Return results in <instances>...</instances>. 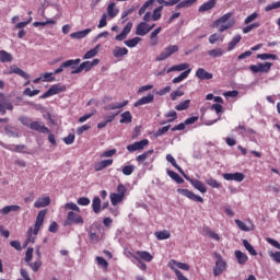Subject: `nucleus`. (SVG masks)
<instances>
[{"label": "nucleus", "instance_id": "19", "mask_svg": "<svg viewBox=\"0 0 280 280\" xmlns=\"http://www.w3.org/2000/svg\"><path fill=\"white\" fill-rule=\"evenodd\" d=\"M196 78H198V80H213V73L205 70V68H199L196 71Z\"/></svg>", "mask_w": 280, "mask_h": 280}, {"label": "nucleus", "instance_id": "63", "mask_svg": "<svg viewBox=\"0 0 280 280\" xmlns=\"http://www.w3.org/2000/svg\"><path fill=\"white\" fill-rule=\"evenodd\" d=\"M259 26H260L259 22L249 24L243 28V34H248L249 32H253V30H256Z\"/></svg>", "mask_w": 280, "mask_h": 280}, {"label": "nucleus", "instance_id": "15", "mask_svg": "<svg viewBox=\"0 0 280 280\" xmlns=\"http://www.w3.org/2000/svg\"><path fill=\"white\" fill-rule=\"evenodd\" d=\"M31 130H35L36 132H40L42 135H49V128L45 126L44 122L33 121L30 124Z\"/></svg>", "mask_w": 280, "mask_h": 280}, {"label": "nucleus", "instance_id": "12", "mask_svg": "<svg viewBox=\"0 0 280 280\" xmlns=\"http://www.w3.org/2000/svg\"><path fill=\"white\" fill-rule=\"evenodd\" d=\"M184 178L190 183V185L194 187V189H197V191H200V194H207V186L205 183L200 182V179H194L186 174H184Z\"/></svg>", "mask_w": 280, "mask_h": 280}, {"label": "nucleus", "instance_id": "26", "mask_svg": "<svg viewBox=\"0 0 280 280\" xmlns=\"http://www.w3.org/2000/svg\"><path fill=\"white\" fill-rule=\"evenodd\" d=\"M234 255H235V258L237 259V264H240V266H244L248 261V256L246 254H244V252H242V250H235Z\"/></svg>", "mask_w": 280, "mask_h": 280}, {"label": "nucleus", "instance_id": "6", "mask_svg": "<svg viewBox=\"0 0 280 280\" xmlns=\"http://www.w3.org/2000/svg\"><path fill=\"white\" fill-rule=\"evenodd\" d=\"M63 91H67L66 85L54 84L49 88L48 91H46L42 96H39V100H47V97L58 95V93H63Z\"/></svg>", "mask_w": 280, "mask_h": 280}, {"label": "nucleus", "instance_id": "41", "mask_svg": "<svg viewBox=\"0 0 280 280\" xmlns=\"http://www.w3.org/2000/svg\"><path fill=\"white\" fill-rule=\"evenodd\" d=\"M167 176H170V178L175 180V183H177L178 185H182V183H185V179H183V177H180V175H178V173L174 171H167Z\"/></svg>", "mask_w": 280, "mask_h": 280}, {"label": "nucleus", "instance_id": "25", "mask_svg": "<svg viewBox=\"0 0 280 280\" xmlns=\"http://www.w3.org/2000/svg\"><path fill=\"white\" fill-rule=\"evenodd\" d=\"M10 73H15V75H20V78H23L24 80H30V74L16 66L10 67Z\"/></svg>", "mask_w": 280, "mask_h": 280}, {"label": "nucleus", "instance_id": "53", "mask_svg": "<svg viewBox=\"0 0 280 280\" xmlns=\"http://www.w3.org/2000/svg\"><path fill=\"white\" fill-rule=\"evenodd\" d=\"M206 183L209 185V187H212L213 189H220V187H222V184L213 179V177L208 178Z\"/></svg>", "mask_w": 280, "mask_h": 280}, {"label": "nucleus", "instance_id": "39", "mask_svg": "<svg viewBox=\"0 0 280 280\" xmlns=\"http://www.w3.org/2000/svg\"><path fill=\"white\" fill-rule=\"evenodd\" d=\"M107 14L109 19H115L119 14V9H115V2H110L107 7Z\"/></svg>", "mask_w": 280, "mask_h": 280}, {"label": "nucleus", "instance_id": "10", "mask_svg": "<svg viewBox=\"0 0 280 280\" xmlns=\"http://www.w3.org/2000/svg\"><path fill=\"white\" fill-rule=\"evenodd\" d=\"M7 110H14V105L8 101L4 93H0V115H5Z\"/></svg>", "mask_w": 280, "mask_h": 280}, {"label": "nucleus", "instance_id": "56", "mask_svg": "<svg viewBox=\"0 0 280 280\" xmlns=\"http://www.w3.org/2000/svg\"><path fill=\"white\" fill-rule=\"evenodd\" d=\"M124 176H131V174H133L135 172V165L130 164V165H126L122 167L121 170Z\"/></svg>", "mask_w": 280, "mask_h": 280}, {"label": "nucleus", "instance_id": "16", "mask_svg": "<svg viewBox=\"0 0 280 280\" xmlns=\"http://www.w3.org/2000/svg\"><path fill=\"white\" fill-rule=\"evenodd\" d=\"M168 268H171V270H173L176 275V271H179V270H189V265L185 264V262H178L176 261L175 259H172L170 262H168ZM179 268V270H178Z\"/></svg>", "mask_w": 280, "mask_h": 280}, {"label": "nucleus", "instance_id": "28", "mask_svg": "<svg viewBox=\"0 0 280 280\" xmlns=\"http://www.w3.org/2000/svg\"><path fill=\"white\" fill-rule=\"evenodd\" d=\"M114 58H124V56H128V48L126 47H115L113 50Z\"/></svg>", "mask_w": 280, "mask_h": 280}, {"label": "nucleus", "instance_id": "40", "mask_svg": "<svg viewBox=\"0 0 280 280\" xmlns=\"http://www.w3.org/2000/svg\"><path fill=\"white\" fill-rule=\"evenodd\" d=\"M156 240L163 241V240H170L172 237V234L167 230L158 231L154 233Z\"/></svg>", "mask_w": 280, "mask_h": 280}, {"label": "nucleus", "instance_id": "35", "mask_svg": "<svg viewBox=\"0 0 280 280\" xmlns=\"http://www.w3.org/2000/svg\"><path fill=\"white\" fill-rule=\"evenodd\" d=\"M100 54V45H96L93 49L86 51L83 56V60H90V58H95Z\"/></svg>", "mask_w": 280, "mask_h": 280}, {"label": "nucleus", "instance_id": "4", "mask_svg": "<svg viewBox=\"0 0 280 280\" xmlns=\"http://www.w3.org/2000/svg\"><path fill=\"white\" fill-rule=\"evenodd\" d=\"M178 45H170L163 49V51L155 58L158 62H163V60H167L170 56H174V54L178 52Z\"/></svg>", "mask_w": 280, "mask_h": 280}, {"label": "nucleus", "instance_id": "62", "mask_svg": "<svg viewBox=\"0 0 280 280\" xmlns=\"http://www.w3.org/2000/svg\"><path fill=\"white\" fill-rule=\"evenodd\" d=\"M117 115H119V113H110L108 115H104L103 119L107 124H113V121H115V117H117Z\"/></svg>", "mask_w": 280, "mask_h": 280}, {"label": "nucleus", "instance_id": "27", "mask_svg": "<svg viewBox=\"0 0 280 280\" xmlns=\"http://www.w3.org/2000/svg\"><path fill=\"white\" fill-rule=\"evenodd\" d=\"M21 211V206H5L2 209H0L1 215H8L9 213Z\"/></svg>", "mask_w": 280, "mask_h": 280}, {"label": "nucleus", "instance_id": "13", "mask_svg": "<svg viewBox=\"0 0 280 280\" xmlns=\"http://www.w3.org/2000/svg\"><path fill=\"white\" fill-rule=\"evenodd\" d=\"M145 145H150V140L143 139L137 142H133L132 144L127 145L128 152H137V150H143Z\"/></svg>", "mask_w": 280, "mask_h": 280}, {"label": "nucleus", "instance_id": "7", "mask_svg": "<svg viewBox=\"0 0 280 280\" xmlns=\"http://www.w3.org/2000/svg\"><path fill=\"white\" fill-rule=\"evenodd\" d=\"M270 69H272V62L269 61L249 66L252 73H269Z\"/></svg>", "mask_w": 280, "mask_h": 280}, {"label": "nucleus", "instance_id": "54", "mask_svg": "<svg viewBox=\"0 0 280 280\" xmlns=\"http://www.w3.org/2000/svg\"><path fill=\"white\" fill-rule=\"evenodd\" d=\"M257 58L259 60H277V55H273V54H258Z\"/></svg>", "mask_w": 280, "mask_h": 280}, {"label": "nucleus", "instance_id": "64", "mask_svg": "<svg viewBox=\"0 0 280 280\" xmlns=\"http://www.w3.org/2000/svg\"><path fill=\"white\" fill-rule=\"evenodd\" d=\"M280 8V1L278 2H273L271 4H268L266 8H265V11L266 12H271V10H279Z\"/></svg>", "mask_w": 280, "mask_h": 280}, {"label": "nucleus", "instance_id": "3", "mask_svg": "<svg viewBox=\"0 0 280 280\" xmlns=\"http://www.w3.org/2000/svg\"><path fill=\"white\" fill-rule=\"evenodd\" d=\"M63 224L65 226H72V224H84V219L80 212L69 211Z\"/></svg>", "mask_w": 280, "mask_h": 280}, {"label": "nucleus", "instance_id": "49", "mask_svg": "<svg viewBox=\"0 0 280 280\" xmlns=\"http://www.w3.org/2000/svg\"><path fill=\"white\" fill-rule=\"evenodd\" d=\"M243 246L249 252V255H253L254 257L257 256V250H255V247H253L247 240H243Z\"/></svg>", "mask_w": 280, "mask_h": 280}, {"label": "nucleus", "instance_id": "60", "mask_svg": "<svg viewBox=\"0 0 280 280\" xmlns=\"http://www.w3.org/2000/svg\"><path fill=\"white\" fill-rule=\"evenodd\" d=\"M161 12H163V5H160L153 10L152 21H159L161 19Z\"/></svg>", "mask_w": 280, "mask_h": 280}, {"label": "nucleus", "instance_id": "43", "mask_svg": "<svg viewBox=\"0 0 280 280\" xmlns=\"http://www.w3.org/2000/svg\"><path fill=\"white\" fill-rule=\"evenodd\" d=\"M242 40V35H235L229 43L228 51H233L234 47H237L238 43Z\"/></svg>", "mask_w": 280, "mask_h": 280}, {"label": "nucleus", "instance_id": "59", "mask_svg": "<svg viewBox=\"0 0 280 280\" xmlns=\"http://www.w3.org/2000/svg\"><path fill=\"white\" fill-rule=\"evenodd\" d=\"M40 93V90H33L30 89V88H26L24 91H23V95H26L27 97H34L36 95H38Z\"/></svg>", "mask_w": 280, "mask_h": 280}, {"label": "nucleus", "instance_id": "18", "mask_svg": "<svg viewBox=\"0 0 280 280\" xmlns=\"http://www.w3.org/2000/svg\"><path fill=\"white\" fill-rule=\"evenodd\" d=\"M130 32H132V22L126 24L122 31L116 35L115 40H126Z\"/></svg>", "mask_w": 280, "mask_h": 280}, {"label": "nucleus", "instance_id": "38", "mask_svg": "<svg viewBox=\"0 0 280 280\" xmlns=\"http://www.w3.org/2000/svg\"><path fill=\"white\" fill-rule=\"evenodd\" d=\"M189 73H191V69L185 70L180 75L173 79V84H178L183 82V80H187V78H189Z\"/></svg>", "mask_w": 280, "mask_h": 280}, {"label": "nucleus", "instance_id": "8", "mask_svg": "<svg viewBox=\"0 0 280 280\" xmlns=\"http://www.w3.org/2000/svg\"><path fill=\"white\" fill-rule=\"evenodd\" d=\"M215 258L217 261L215 267L213 268V275L214 277H220V275L226 270V260L222 258V255L220 254H217Z\"/></svg>", "mask_w": 280, "mask_h": 280}, {"label": "nucleus", "instance_id": "55", "mask_svg": "<svg viewBox=\"0 0 280 280\" xmlns=\"http://www.w3.org/2000/svg\"><path fill=\"white\" fill-rule=\"evenodd\" d=\"M150 5H154V0H148L139 10V15L145 14V11L150 8Z\"/></svg>", "mask_w": 280, "mask_h": 280}, {"label": "nucleus", "instance_id": "44", "mask_svg": "<svg viewBox=\"0 0 280 280\" xmlns=\"http://www.w3.org/2000/svg\"><path fill=\"white\" fill-rule=\"evenodd\" d=\"M12 60H13L12 54L5 50H0V62H12Z\"/></svg>", "mask_w": 280, "mask_h": 280}, {"label": "nucleus", "instance_id": "42", "mask_svg": "<svg viewBox=\"0 0 280 280\" xmlns=\"http://www.w3.org/2000/svg\"><path fill=\"white\" fill-rule=\"evenodd\" d=\"M92 209H93L94 213H100V209H102V199H100V197L93 198Z\"/></svg>", "mask_w": 280, "mask_h": 280}, {"label": "nucleus", "instance_id": "58", "mask_svg": "<svg viewBox=\"0 0 280 280\" xmlns=\"http://www.w3.org/2000/svg\"><path fill=\"white\" fill-rule=\"evenodd\" d=\"M235 224H236V226H238V229H240L241 231H245V232L253 231V228L247 226V225L244 224V222H242V220H240V219H236V220H235Z\"/></svg>", "mask_w": 280, "mask_h": 280}, {"label": "nucleus", "instance_id": "50", "mask_svg": "<svg viewBox=\"0 0 280 280\" xmlns=\"http://www.w3.org/2000/svg\"><path fill=\"white\" fill-rule=\"evenodd\" d=\"M189 106H191V101L190 100H186L180 102L178 105L175 106L176 110H187V108H189Z\"/></svg>", "mask_w": 280, "mask_h": 280}, {"label": "nucleus", "instance_id": "1", "mask_svg": "<svg viewBox=\"0 0 280 280\" xmlns=\"http://www.w3.org/2000/svg\"><path fill=\"white\" fill-rule=\"evenodd\" d=\"M34 257V248L28 247L25 253L24 261L33 272H38L40 268H43V260L42 259H36L35 261L32 262V259Z\"/></svg>", "mask_w": 280, "mask_h": 280}, {"label": "nucleus", "instance_id": "2", "mask_svg": "<svg viewBox=\"0 0 280 280\" xmlns=\"http://www.w3.org/2000/svg\"><path fill=\"white\" fill-rule=\"evenodd\" d=\"M100 65V59H93V61H83L77 69L72 70V75H78V73H82L85 71V73H89L93 67H97Z\"/></svg>", "mask_w": 280, "mask_h": 280}, {"label": "nucleus", "instance_id": "23", "mask_svg": "<svg viewBox=\"0 0 280 280\" xmlns=\"http://www.w3.org/2000/svg\"><path fill=\"white\" fill-rule=\"evenodd\" d=\"M49 205H51V199L49 197H43V198H38L35 201L34 208L35 209H43L44 207H49Z\"/></svg>", "mask_w": 280, "mask_h": 280}, {"label": "nucleus", "instance_id": "21", "mask_svg": "<svg viewBox=\"0 0 280 280\" xmlns=\"http://www.w3.org/2000/svg\"><path fill=\"white\" fill-rule=\"evenodd\" d=\"M113 165V159L102 160L94 164L95 172H102V170H106V167H110Z\"/></svg>", "mask_w": 280, "mask_h": 280}, {"label": "nucleus", "instance_id": "48", "mask_svg": "<svg viewBox=\"0 0 280 280\" xmlns=\"http://www.w3.org/2000/svg\"><path fill=\"white\" fill-rule=\"evenodd\" d=\"M208 56L211 58H220L221 56H224V50L222 48H214L208 51Z\"/></svg>", "mask_w": 280, "mask_h": 280}, {"label": "nucleus", "instance_id": "11", "mask_svg": "<svg viewBox=\"0 0 280 280\" xmlns=\"http://www.w3.org/2000/svg\"><path fill=\"white\" fill-rule=\"evenodd\" d=\"M150 154H154V150H149L136 158L137 163H142L143 167H148L154 162V159H150Z\"/></svg>", "mask_w": 280, "mask_h": 280}, {"label": "nucleus", "instance_id": "14", "mask_svg": "<svg viewBox=\"0 0 280 280\" xmlns=\"http://www.w3.org/2000/svg\"><path fill=\"white\" fill-rule=\"evenodd\" d=\"M45 215H47V211L40 210L36 217L35 225H34V235H38V231H40V226L45 222Z\"/></svg>", "mask_w": 280, "mask_h": 280}, {"label": "nucleus", "instance_id": "46", "mask_svg": "<svg viewBox=\"0 0 280 280\" xmlns=\"http://www.w3.org/2000/svg\"><path fill=\"white\" fill-rule=\"evenodd\" d=\"M189 69V63L185 62V63H179L176 66H173L168 69V73L172 71H187Z\"/></svg>", "mask_w": 280, "mask_h": 280}, {"label": "nucleus", "instance_id": "52", "mask_svg": "<svg viewBox=\"0 0 280 280\" xmlns=\"http://www.w3.org/2000/svg\"><path fill=\"white\" fill-rule=\"evenodd\" d=\"M36 241V235H34V229L30 228L27 231V241L24 246H27V244H34Z\"/></svg>", "mask_w": 280, "mask_h": 280}, {"label": "nucleus", "instance_id": "20", "mask_svg": "<svg viewBox=\"0 0 280 280\" xmlns=\"http://www.w3.org/2000/svg\"><path fill=\"white\" fill-rule=\"evenodd\" d=\"M224 180H235L236 183H242L244 180L243 173H224L223 174Z\"/></svg>", "mask_w": 280, "mask_h": 280}, {"label": "nucleus", "instance_id": "22", "mask_svg": "<svg viewBox=\"0 0 280 280\" xmlns=\"http://www.w3.org/2000/svg\"><path fill=\"white\" fill-rule=\"evenodd\" d=\"M154 102V94H148L147 96H142L135 103V107L143 106L145 104H152Z\"/></svg>", "mask_w": 280, "mask_h": 280}, {"label": "nucleus", "instance_id": "57", "mask_svg": "<svg viewBox=\"0 0 280 280\" xmlns=\"http://www.w3.org/2000/svg\"><path fill=\"white\" fill-rule=\"evenodd\" d=\"M258 18H259V13L254 12V13L249 14V15L244 20V23H245V25H250V23H253V21H257Z\"/></svg>", "mask_w": 280, "mask_h": 280}, {"label": "nucleus", "instance_id": "29", "mask_svg": "<svg viewBox=\"0 0 280 280\" xmlns=\"http://www.w3.org/2000/svg\"><path fill=\"white\" fill-rule=\"evenodd\" d=\"M124 106H128V101H124L122 103H112L105 105L103 108L104 110H117L119 108H124Z\"/></svg>", "mask_w": 280, "mask_h": 280}, {"label": "nucleus", "instance_id": "45", "mask_svg": "<svg viewBox=\"0 0 280 280\" xmlns=\"http://www.w3.org/2000/svg\"><path fill=\"white\" fill-rule=\"evenodd\" d=\"M120 117V124H132V114L130 112L122 113Z\"/></svg>", "mask_w": 280, "mask_h": 280}, {"label": "nucleus", "instance_id": "33", "mask_svg": "<svg viewBox=\"0 0 280 280\" xmlns=\"http://www.w3.org/2000/svg\"><path fill=\"white\" fill-rule=\"evenodd\" d=\"M231 16H233V12L225 13L224 15L214 21L213 26L220 27V25L226 23V21H229Z\"/></svg>", "mask_w": 280, "mask_h": 280}, {"label": "nucleus", "instance_id": "36", "mask_svg": "<svg viewBox=\"0 0 280 280\" xmlns=\"http://www.w3.org/2000/svg\"><path fill=\"white\" fill-rule=\"evenodd\" d=\"M166 161L168 163H171V165H173V167H175V170H177L179 172V174H183V176H185V172L183 171V168L176 163V159H174V156H172V154H167L166 155Z\"/></svg>", "mask_w": 280, "mask_h": 280}, {"label": "nucleus", "instance_id": "34", "mask_svg": "<svg viewBox=\"0 0 280 280\" xmlns=\"http://www.w3.org/2000/svg\"><path fill=\"white\" fill-rule=\"evenodd\" d=\"M91 32H92L91 28H85L83 31L72 33L70 36H71V38H77V39L86 38V36H89V34H91Z\"/></svg>", "mask_w": 280, "mask_h": 280}, {"label": "nucleus", "instance_id": "31", "mask_svg": "<svg viewBox=\"0 0 280 280\" xmlns=\"http://www.w3.org/2000/svg\"><path fill=\"white\" fill-rule=\"evenodd\" d=\"M95 229H98L97 225L90 226L89 238L94 244H97V242H100V235L97 234V232H95Z\"/></svg>", "mask_w": 280, "mask_h": 280}, {"label": "nucleus", "instance_id": "61", "mask_svg": "<svg viewBox=\"0 0 280 280\" xmlns=\"http://www.w3.org/2000/svg\"><path fill=\"white\" fill-rule=\"evenodd\" d=\"M165 117L168 118L167 122L172 124V121H176V119H178V114L174 110H171L165 114Z\"/></svg>", "mask_w": 280, "mask_h": 280}, {"label": "nucleus", "instance_id": "30", "mask_svg": "<svg viewBox=\"0 0 280 280\" xmlns=\"http://www.w3.org/2000/svg\"><path fill=\"white\" fill-rule=\"evenodd\" d=\"M80 62H82V59L77 58V59H69L67 61L62 62V67L63 69H77L75 66L80 65Z\"/></svg>", "mask_w": 280, "mask_h": 280}, {"label": "nucleus", "instance_id": "37", "mask_svg": "<svg viewBox=\"0 0 280 280\" xmlns=\"http://www.w3.org/2000/svg\"><path fill=\"white\" fill-rule=\"evenodd\" d=\"M109 198H110V202H112L113 207H117V205H119V202H124L122 195H118L117 192H112Z\"/></svg>", "mask_w": 280, "mask_h": 280}, {"label": "nucleus", "instance_id": "9", "mask_svg": "<svg viewBox=\"0 0 280 280\" xmlns=\"http://www.w3.org/2000/svg\"><path fill=\"white\" fill-rule=\"evenodd\" d=\"M156 27V24H148V22H140L136 28L137 36H145V34H150L152 30Z\"/></svg>", "mask_w": 280, "mask_h": 280}, {"label": "nucleus", "instance_id": "24", "mask_svg": "<svg viewBox=\"0 0 280 280\" xmlns=\"http://www.w3.org/2000/svg\"><path fill=\"white\" fill-rule=\"evenodd\" d=\"M136 255H138L141 261H147V264H150V261L154 259V256H152V254H150V252H147V250H137Z\"/></svg>", "mask_w": 280, "mask_h": 280}, {"label": "nucleus", "instance_id": "47", "mask_svg": "<svg viewBox=\"0 0 280 280\" xmlns=\"http://www.w3.org/2000/svg\"><path fill=\"white\" fill-rule=\"evenodd\" d=\"M139 43H141V37H133L131 39H127L124 42V45H126V47H137L139 45Z\"/></svg>", "mask_w": 280, "mask_h": 280}, {"label": "nucleus", "instance_id": "5", "mask_svg": "<svg viewBox=\"0 0 280 280\" xmlns=\"http://www.w3.org/2000/svg\"><path fill=\"white\" fill-rule=\"evenodd\" d=\"M177 194H180V196L188 198V200H192V202H200V203L205 202V199L200 197V195H196V192L187 188L177 189Z\"/></svg>", "mask_w": 280, "mask_h": 280}, {"label": "nucleus", "instance_id": "32", "mask_svg": "<svg viewBox=\"0 0 280 280\" xmlns=\"http://www.w3.org/2000/svg\"><path fill=\"white\" fill-rule=\"evenodd\" d=\"M198 0H183L176 4V10H184L187 8H191L195 3H197Z\"/></svg>", "mask_w": 280, "mask_h": 280}, {"label": "nucleus", "instance_id": "17", "mask_svg": "<svg viewBox=\"0 0 280 280\" xmlns=\"http://www.w3.org/2000/svg\"><path fill=\"white\" fill-rule=\"evenodd\" d=\"M215 5H218V0H209L208 2H203L198 8V12H200V14H205V12H211Z\"/></svg>", "mask_w": 280, "mask_h": 280}, {"label": "nucleus", "instance_id": "51", "mask_svg": "<svg viewBox=\"0 0 280 280\" xmlns=\"http://www.w3.org/2000/svg\"><path fill=\"white\" fill-rule=\"evenodd\" d=\"M63 208L66 209V211H73V212L80 213V207H78V205L73 202L66 203Z\"/></svg>", "mask_w": 280, "mask_h": 280}]
</instances>
